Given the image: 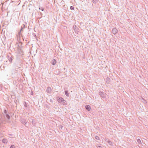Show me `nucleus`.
Listing matches in <instances>:
<instances>
[{
	"mask_svg": "<svg viewBox=\"0 0 148 148\" xmlns=\"http://www.w3.org/2000/svg\"><path fill=\"white\" fill-rule=\"evenodd\" d=\"M21 63L18 60H16L12 65V68L15 71H17L18 69L21 68Z\"/></svg>",
	"mask_w": 148,
	"mask_h": 148,
	"instance_id": "f257e3e1",
	"label": "nucleus"
},
{
	"mask_svg": "<svg viewBox=\"0 0 148 148\" xmlns=\"http://www.w3.org/2000/svg\"><path fill=\"white\" fill-rule=\"evenodd\" d=\"M20 45H19L18 44V53L19 54H20L21 55H23V51L20 48V45H22V43L20 42H19Z\"/></svg>",
	"mask_w": 148,
	"mask_h": 148,
	"instance_id": "f03ea898",
	"label": "nucleus"
},
{
	"mask_svg": "<svg viewBox=\"0 0 148 148\" xmlns=\"http://www.w3.org/2000/svg\"><path fill=\"white\" fill-rule=\"evenodd\" d=\"M101 97L103 98H105L106 97V93L101 91L99 92V93Z\"/></svg>",
	"mask_w": 148,
	"mask_h": 148,
	"instance_id": "7ed1b4c3",
	"label": "nucleus"
},
{
	"mask_svg": "<svg viewBox=\"0 0 148 148\" xmlns=\"http://www.w3.org/2000/svg\"><path fill=\"white\" fill-rule=\"evenodd\" d=\"M57 99L58 102L60 103H61L63 101H64V99L63 98L59 97H57Z\"/></svg>",
	"mask_w": 148,
	"mask_h": 148,
	"instance_id": "20e7f679",
	"label": "nucleus"
},
{
	"mask_svg": "<svg viewBox=\"0 0 148 148\" xmlns=\"http://www.w3.org/2000/svg\"><path fill=\"white\" fill-rule=\"evenodd\" d=\"M8 58L10 62L11 63H12L13 59L14 58L13 57L10 55V56H8Z\"/></svg>",
	"mask_w": 148,
	"mask_h": 148,
	"instance_id": "39448f33",
	"label": "nucleus"
},
{
	"mask_svg": "<svg viewBox=\"0 0 148 148\" xmlns=\"http://www.w3.org/2000/svg\"><path fill=\"white\" fill-rule=\"evenodd\" d=\"M46 91L49 93H51V88L50 87H48L46 89Z\"/></svg>",
	"mask_w": 148,
	"mask_h": 148,
	"instance_id": "423d86ee",
	"label": "nucleus"
},
{
	"mask_svg": "<svg viewBox=\"0 0 148 148\" xmlns=\"http://www.w3.org/2000/svg\"><path fill=\"white\" fill-rule=\"evenodd\" d=\"M117 29L116 28H114L112 30V32L113 34H115L117 33Z\"/></svg>",
	"mask_w": 148,
	"mask_h": 148,
	"instance_id": "0eeeda50",
	"label": "nucleus"
},
{
	"mask_svg": "<svg viewBox=\"0 0 148 148\" xmlns=\"http://www.w3.org/2000/svg\"><path fill=\"white\" fill-rule=\"evenodd\" d=\"M85 108L88 111H90L91 109L90 106L89 105H86L85 106Z\"/></svg>",
	"mask_w": 148,
	"mask_h": 148,
	"instance_id": "6e6552de",
	"label": "nucleus"
},
{
	"mask_svg": "<svg viewBox=\"0 0 148 148\" xmlns=\"http://www.w3.org/2000/svg\"><path fill=\"white\" fill-rule=\"evenodd\" d=\"M56 61L55 59H53L51 61V63L53 65L56 64Z\"/></svg>",
	"mask_w": 148,
	"mask_h": 148,
	"instance_id": "1a4fd4ad",
	"label": "nucleus"
},
{
	"mask_svg": "<svg viewBox=\"0 0 148 148\" xmlns=\"http://www.w3.org/2000/svg\"><path fill=\"white\" fill-rule=\"evenodd\" d=\"M65 94L67 97H69V94L68 91L67 90H66L64 91Z\"/></svg>",
	"mask_w": 148,
	"mask_h": 148,
	"instance_id": "9d476101",
	"label": "nucleus"
},
{
	"mask_svg": "<svg viewBox=\"0 0 148 148\" xmlns=\"http://www.w3.org/2000/svg\"><path fill=\"white\" fill-rule=\"evenodd\" d=\"M22 31H21L20 30V31L18 32V35L19 36V37H20V36H21L22 37H23V34H22L21 33H22Z\"/></svg>",
	"mask_w": 148,
	"mask_h": 148,
	"instance_id": "9b49d317",
	"label": "nucleus"
},
{
	"mask_svg": "<svg viewBox=\"0 0 148 148\" xmlns=\"http://www.w3.org/2000/svg\"><path fill=\"white\" fill-rule=\"evenodd\" d=\"M25 25L24 24H23L21 26V29L20 31H22V32L23 30V29H24L25 28Z\"/></svg>",
	"mask_w": 148,
	"mask_h": 148,
	"instance_id": "f8f14e48",
	"label": "nucleus"
},
{
	"mask_svg": "<svg viewBox=\"0 0 148 148\" xmlns=\"http://www.w3.org/2000/svg\"><path fill=\"white\" fill-rule=\"evenodd\" d=\"M8 142V140L6 138H3L2 140V142L4 143H6Z\"/></svg>",
	"mask_w": 148,
	"mask_h": 148,
	"instance_id": "ddd939ff",
	"label": "nucleus"
},
{
	"mask_svg": "<svg viewBox=\"0 0 148 148\" xmlns=\"http://www.w3.org/2000/svg\"><path fill=\"white\" fill-rule=\"evenodd\" d=\"M137 142L138 143V144L139 145H140L142 144L141 142V141L140 140L139 138H138L137 140Z\"/></svg>",
	"mask_w": 148,
	"mask_h": 148,
	"instance_id": "4468645a",
	"label": "nucleus"
},
{
	"mask_svg": "<svg viewBox=\"0 0 148 148\" xmlns=\"http://www.w3.org/2000/svg\"><path fill=\"white\" fill-rule=\"evenodd\" d=\"M32 123L33 125L35 126L36 124L35 121L33 119L32 122Z\"/></svg>",
	"mask_w": 148,
	"mask_h": 148,
	"instance_id": "2eb2a0df",
	"label": "nucleus"
},
{
	"mask_svg": "<svg viewBox=\"0 0 148 148\" xmlns=\"http://www.w3.org/2000/svg\"><path fill=\"white\" fill-rule=\"evenodd\" d=\"M106 82L107 84H109L110 82V79L109 78H108L106 79Z\"/></svg>",
	"mask_w": 148,
	"mask_h": 148,
	"instance_id": "dca6fc26",
	"label": "nucleus"
},
{
	"mask_svg": "<svg viewBox=\"0 0 148 148\" xmlns=\"http://www.w3.org/2000/svg\"><path fill=\"white\" fill-rule=\"evenodd\" d=\"M5 116H6V117H7V118L8 119V120H9L10 119V115L8 114H5Z\"/></svg>",
	"mask_w": 148,
	"mask_h": 148,
	"instance_id": "f3484780",
	"label": "nucleus"
},
{
	"mask_svg": "<svg viewBox=\"0 0 148 148\" xmlns=\"http://www.w3.org/2000/svg\"><path fill=\"white\" fill-rule=\"evenodd\" d=\"M62 104H63V105H65L66 104V101H63L62 102Z\"/></svg>",
	"mask_w": 148,
	"mask_h": 148,
	"instance_id": "a211bd4d",
	"label": "nucleus"
},
{
	"mask_svg": "<svg viewBox=\"0 0 148 148\" xmlns=\"http://www.w3.org/2000/svg\"><path fill=\"white\" fill-rule=\"evenodd\" d=\"M98 0H92V1L93 3L96 4Z\"/></svg>",
	"mask_w": 148,
	"mask_h": 148,
	"instance_id": "6ab92c4d",
	"label": "nucleus"
},
{
	"mask_svg": "<svg viewBox=\"0 0 148 148\" xmlns=\"http://www.w3.org/2000/svg\"><path fill=\"white\" fill-rule=\"evenodd\" d=\"M39 8L40 10H41L42 11H43L44 10V9L41 7H39Z\"/></svg>",
	"mask_w": 148,
	"mask_h": 148,
	"instance_id": "aec40b11",
	"label": "nucleus"
},
{
	"mask_svg": "<svg viewBox=\"0 0 148 148\" xmlns=\"http://www.w3.org/2000/svg\"><path fill=\"white\" fill-rule=\"evenodd\" d=\"M95 138L96 140H99V137L98 136H95Z\"/></svg>",
	"mask_w": 148,
	"mask_h": 148,
	"instance_id": "412c9836",
	"label": "nucleus"
},
{
	"mask_svg": "<svg viewBox=\"0 0 148 148\" xmlns=\"http://www.w3.org/2000/svg\"><path fill=\"white\" fill-rule=\"evenodd\" d=\"M10 148H15V147L14 145H12L10 146Z\"/></svg>",
	"mask_w": 148,
	"mask_h": 148,
	"instance_id": "4be33fe9",
	"label": "nucleus"
},
{
	"mask_svg": "<svg viewBox=\"0 0 148 148\" xmlns=\"http://www.w3.org/2000/svg\"><path fill=\"white\" fill-rule=\"evenodd\" d=\"M70 9L72 10H74V7L73 6H71L70 7Z\"/></svg>",
	"mask_w": 148,
	"mask_h": 148,
	"instance_id": "5701e85b",
	"label": "nucleus"
},
{
	"mask_svg": "<svg viewBox=\"0 0 148 148\" xmlns=\"http://www.w3.org/2000/svg\"><path fill=\"white\" fill-rule=\"evenodd\" d=\"M33 36H34L36 38H37V36H36V34H34V33H33Z\"/></svg>",
	"mask_w": 148,
	"mask_h": 148,
	"instance_id": "b1692460",
	"label": "nucleus"
},
{
	"mask_svg": "<svg viewBox=\"0 0 148 148\" xmlns=\"http://www.w3.org/2000/svg\"><path fill=\"white\" fill-rule=\"evenodd\" d=\"M1 118H2L1 116H0V125H1L2 123L1 120Z\"/></svg>",
	"mask_w": 148,
	"mask_h": 148,
	"instance_id": "393cba45",
	"label": "nucleus"
},
{
	"mask_svg": "<svg viewBox=\"0 0 148 148\" xmlns=\"http://www.w3.org/2000/svg\"><path fill=\"white\" fill-rule=\"evenodd\" d=\"M4 113L5 114H7V111L6 110H4Z\"/></svg>",
	"mask_w": 148,
	"mask_h": 148,
	"instance_id": "a878e982",
	"label": "nucleus"
},
{
	"mask_svg": "<svg viewBox=\"0 0 148 148\" xmlns=\"http://www.w3.org/2000/svg\"><path fill=\"white\" fill-rule=\"evenodd\" d=\"M108 143L110 145H111V144H112V143L110 141H108Z\"/></svg>",
	"mask_w": 148,
	"mask_h": 148,
	"instance_id": "bb28decb",
	"label": "nucleus"
},
{
	"mask_svg": "<svg viewBox=\"0 0 148 148\" xmlns=\"http://www.w3.org/2000/svg\"><path fill=\"white\" fill-rule=\"evenodd\" d=\"M24 106L25 107H27V105L26 103H25V104L24 105Z\"/></svg>",
	"mask_w": 148,
	"mask_h": 148,
	"instance_id": "cd10ccee",
	"label": "nucleus"
},
{
	"mask_svg": "<svg viewBox=\"0 0 148 148\" xmlns=\"http://www.w3.org/2000/svg\"><path fill=\"white\" fill-rule=\"evenodd\" d=\"M22 123L23 124H25L26 123L25 122V121H24L22 122Z\"/></svg>",
	"mask_w": 148,
	"mask_h": 148,
	"instance_id": "c85d7f7f",
	"label": "nucleus"
},
{
	"mask_svg": "<svg viewBox=\"0 0 148 148\" xmlns=\"http://www.w3.org/2000/svg\"><path fill=\"white\" fill-rule=\"evenodd\" d=\"M16 73V72L14 71V74H15V73Z\"/></svg>",
	"mask_w": 148,
	"mask_h": 148,
	"instance_id": "c756f323",
	"label": "nucleus"
},
{
	"mask_svg": "<svg viewBox=\"0 0 148 148\" xmlns=\"http://www.w3.org/2000/svg\"><path fill=\"white\" fill-rule=\"evenodd\" d=\"M101 146H99V148H101Z\"/></svg>",
	"mask_w": 148,
	"mask_h": 148,
	"instance_id": "7c9ffc66",
	"label": "nucleus"
},
{
	"mask_svg": "<svg viewBox=\"0 0 148 148\" xmlns=\"http://www.w3.org/2000/svg\"><path fill=\"white\" fill-rule=\"evenodd\" d=\"M23 38V40H24V39H25L24 38Z\"/></svg>",
	"mask_w": 148,
	"mask_h": 148,
	"instance_id": "2f4dec72",
	"label": "nucleus"
},
{
	"mask_svg": "<svg viewBox=\"0 0 148 148\" xmlns=\"http://www.w3.org/2000/svg\"><path fill=\"white\" fill-rule=\"evenodd\" d=\"M50 101L51 102V101H52V100H50Z\"/></svg>",
	"mask_w": 148,
	"mask_h": 148,
	"instance_id": "473e14b6",
	"label": "nucleus"
},
{
	"mask_svg": "<svg viewBox=\"0 0 148 148\" xmlns=\"http://www.w3.org/2000/svg\"><path fill=\"white\" fill-rule=\"evenodd\" d=\"M75 28V27H74V26H73V28Z\"/></svg>",
	"mask_w": 148,
	"mask_h": 148,
	"instance_id": "72a5a7b5",
	"label": "nucleus"
},
{
	"mask_svg": "<svg viewBox=\"0 0 148 148\" xmlns=\"http://www.w3.org/2000/svg\"><path fill=\"white\" fill-rule=\"evenodd\" d=\"M75 28V27H74V26H73V28Z\"/></svg>",
	"mask_w": 148,
	"mask_h": 148,
	"instance_id": "f704fd0d",
	"label": "nucleus"
},
{
	"mask_svg": "<svg viewBox=\"0 0 148 148\" xmlns=\"http://www.w3.org/2000/svg\"><path fill=\"white\" fill-rule=\"evenodd\" d=\"M8 62V61H6V62Z\"/></svg>",
	"mask_w": 148,
	"mask_h": 148,
	"instance_id": "c9c22d12",
	"label": "nucleus"
},
{
	"mask_svg": "<svg viewBox=\"0 0 148 148\" xmlns=\"http://www.w3.org/2000/svg\"><path fill=\"white\" fill-rule=\"evenodd\" d=\"M12 75H13V73H12Z\"/></svg>",
	"mask_w": 148,
	"mask_h": 148,
	"instance_id": "e433bc0d",
	"label": "nucleus"
},
{
	"mask_svg": "<svg viewBox=\"0 0 148 148\" xmlns=\"http://www.w3.org/2000/svg\"><path fill=\"white\" fill-rule=\"evenodd\" d=\"M10 136H12V134H10Z\"/></svg>",
	"mask_w": 148,
	"mask_h": 148,
	"instance_id": "4c0bfd02",
	"label": "nucleus"
},
{
	"mask_svg": "<svg viewBox=\"0 0 148 148\" xmlns=\"http://www.w3.org/2000/svg\"><path fill=\"white\" fill-rule=\"evenodd\" d=\"M25 41H27V40L26 39L25 40Z\"/></svg>",
	"mask_w": 148,
	"mask_h": 148,
	"instance_id": "58836bf2",
	"label": "nucleus"
}]
</instances>
